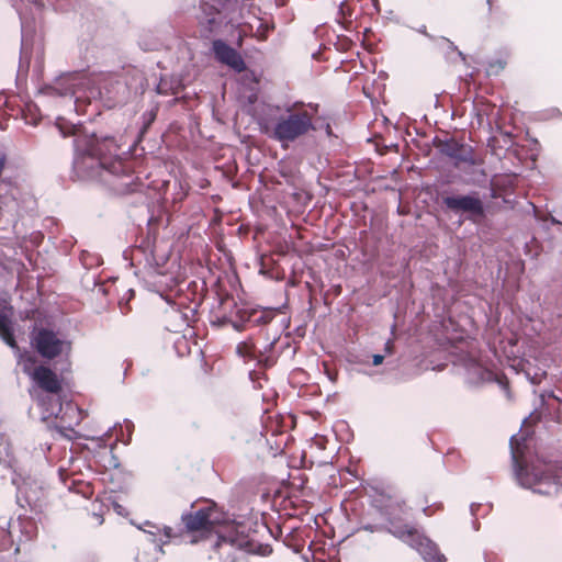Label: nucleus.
<instances>
[{
    "instance_id": "c03bdc74",
    "label": "nucleus",
    "mask_w": 562,
    "mask_h": 562,
    "mask_svg": "<svg viewBox=\"0 0 562 562\" xmlns=\"http://www.w3.org/2000/svg\"><path fill=\"white\" fill-rule=\"evenodd\" d=\"M327 134L330 135V127L327 126Z\"/></svg>"
},
{
    "instance_id": "c9c22d12",
    "label": "nucleus",
    "mask_w": 562,
    "mask_h": 562,
    "mask_svg": "<svg viewBox=\"0 0 562 562\" xmlns=\"http://www.w3.org/2000/svg\"><path fill=\"white\" fill-rule=\"evenodd\" d=\"M274 342H276V339H273V340L269 344L268 348H266V351H267L268 349H271V348L273 347Z\"/></svg>"
},
{
    "instance_id": "5701e85b",
    "label": "nucleus",
    "mask_w": 562,
    "mask_h": 562,
    "mask_svg": "<svg viewBox=\"0 0 562 562\" xmlns=\"http://www.w3.org/2000/svg\"><path fill=\"white\" fill-rule=\"evenodd\" d=\"M0 463L10 469L14 468L15 459L10 443L0 447Z\"/></svg>"
},
{
    "instance_id": "a211bd4d",
    "label": "nucleus",
    "mask_w": 562,
    "mask_h": 562,
    "mask_svg": "<svg viewBox=\"0 0 562 562\" xmlns=\"http://www.w3.org/2000/svg\"><path fill=\"white\" fill-rule=\"evenodd\" d=\"M181 80L175 76H164L160 78L156 91L158 94H177L181 88Z\"/></svg>"
},
{
    "instance_id": "c756f323",
    "label": "nucleus",
    "mask_w": 562,
    "mask_h": 562,
    "mask_svg": "<svg viewBox=\"0 0 562 562\" xmlns=\"http://www.w3.org/2000/svg\"><path fill=\"white\" fill-rule=\"evenodd\" d=\"M326 373H327L328 379H329L333 383H335V382H336V380H337V372L331 373L329 370H327V369H326Z\"/></svg>"
},
{
    "instance_id": "393cba45",
    "label": "nucleus",
    "mask_w": 562,
    "mask_h": 562,
    "mask_svg": "<svg viewBox=\"0 0 562 562\" xmlns=\"http://www.w3.org/2000/svg\"><path fill=\"white\" fill-rule=\"evenodd\" d=\"M56 11L65 12L69 9L71 0H47Z\"/></svg>"
},
{
    "instance_id": "39448f33",
    "label": "nucleus",
    "mask_w": 562,
    "mask_h": 562,
    "mask_svg": "<svg viewBox=\"0 0 562 562\" xmlns=\"http://www.w3.org/2000/svg\"><path fill=\"white\" fill-rule=\"evenodd\" d=\"M387 520V532L415 549L425 562H446V557L439 552L437 544L417 529L400 524V519L395 517L389 516Z\"/></svg>"
},
{
    "instance_id": "6e6552de",
    "label": "nucleus",
    "mask_w": 562,
    "mask_h": 562,
    "mask_svg": "<svg viewBox=\"0 0 562 562\" xmlns=\"http://www.w3.org/2000/svg\"><path fill=\"white\" fill-rule=\"evenodd\" d=\"M434 145L438 151L449 158L456 168L462 166H476L480 164L475 156V151L472 146L460 143L454 138H439L434 139Z\"/></svg>"
},
{
    "instance_id": "4c0bfd02",
    "label": "nucleus",
    "mask_w": 562,
    "mask_h": 562,
    "mask_svg": "<svg viewBox=\"0 0 562 562\" xmlns=\"http://www.w3.org/2000/svg\"><path fill=\"white\" fill-rule=\"evenodd\" d=\"M496 196H497V195H496L495 190H494V189H492V191H491V198L495 199Z\"/></svg>"
},
{
    "instance_id": "0eeeda50",
    "label": "nucleus",
    "mask_w": 562,
    "mask_h": 562,
    "mask_svg": "<svg viewBox=\"0 0 562 562\" xmlns=\"http://www.w3.org/2000/svg\"><path fill=\"white\" fill-rule=\"evenodd\" d=\"M516 436L510 437L512 459L514 473L517 483L527 490L540 495H550L554 488L551 476L547 475L542 470L536 467L522 465L518 461L517 452L514 449Z\"/></svg>"
},
{
    "instance_id": "1a4fd4ad",
    "label": "nucleus",
    "mask_w": 562,
    "mask_h": 562,
    "mask_svg": "<svg viewBox=\"0 0 562 562\" xmlns=\"http://www.w3.org/2000/svg\"><path fill=\"white\" fill-rule=\"evenodd\" d=\"M442 203L451 212L468 214V218L473 222L485 216V205L475 191L464 195L445 196Z\"/></svg>"
},
{
    "instance_id": "2f4dec72",
    "label": "nucleus",
    "mask_w": 562,
    "mask_h": 562,
    "mask_svg": "<svg viewBox=\"0 0 562 562\" xmlns=\"http://www.w3.org/2000/svg\"><path fill=\"white\" fill-rule=\"evenodd\" d=\"M4 166H5V156L0 155V175L2 173V171L4 169Z\"/></svg>"
},
{
    "instance_id": "a18cd8bd",
    "label": "nucleus",
    "mask_w": 562,
    "mask_h": 562,
    "mask_svg": "<svg viewBox=\"0 0 562 562\" xmlns=\"http://www.w3.org/2000/svg\"><path fill=\"white\" fill-rule=\"evenodd\" d=\"M487 4L491 7L492 0H486Z\"/></svg>"
},
{
    "instance_id": "49530a36",
    "label": "nucleus",
    "mask_w": 562,
    "mask_h": 562,
    "mask_svg": "<svg viewBox=\"0 0 562 562\" xmlns=\"http://www.w3.org/2000/svg\"><path fill=\"white\" fill-rule=\"evenodd\" d=\"M560 476H562V468H561V471H560Z\"/></svg>"
},
{
    "instance_id": "c85d7f7f",
    "label": "nucleus",
    "mask_w": 562,
    "mask_h": 562,
    "mask_svg": "<svg viewBox=\"0 0 562 562\" xmlns=\"http://www.w3.org/2000/svg\"><path fill=\"white\" fill-rule=\"evenodd\" d=\"M417 32H418V33H420V34H423V35H425V36H427V37H428V38H430V40H432V38H434V36H432V35H430V34L427 32V30H426V25H422L420 27H418V29H417Z\"/></svg>"
},
{
    "instance_id": "7ed1b4c3",
    "label": "nucleus",
    "mask_w": 562,
    "mask_h": 562,
    "mask_svg": "<svg viewBox=\"0 0 562 562\" xmlns=\"http://www.w3.org/2000/svg\"><path fill=\"white\" fill-rule=\"evenodd\" d=\"M40 92L47 97L60 98L64 103L74 105L77 113L85 111L86 103L101 97L99 77L82 72L64 74L53 83L44 86Z\"/></svg>"
},
{
    "instance_id": "2eb2a0df",
    "label": "nucleus",
    "mask_w": 562,
    "mask_h": 562,
    "mask_svg": "<svg viewBox=\"0 0 562 562\" xmlns=\"http://www.w3.org/2000/svg\"><path fill=\"white\" fill-rule=\"evenodd\" d=\"M145 525L148 527V529L144 530V532L148 536V541L154 543L160 553H164L162 547L175 537L173 529L168 526H164L161 528L149 521H146Z\"/></svg>"
},
{
    "instance_id": "6ab92c4d",
    "label": "nucleus",
    "mask_w": 562,
    "mask_h": 562,
    "mask_svg": "<svg viewBox=\"0 0 562 562\" xmlns=\"http://www.w3.org/2000/svg\"><path fill=\"white\" fill-rule=\"evenodd\" d=\"M13 350L15 351V355L18 357V364L22 368V371L26 375L32 378L33 372H35V368L38 367V366H36L37 360H36L35 356H33L29 351L22 352L19 347H18V349H13Z\"/></svg>"
},
{
    "instance_id": "58836bf2",
    "label": "nucleus",
    "mask_w": 562,
    "mask_h": 562,
    "mask_svg": "<svg viewBox=\"0 0 562 562\" xmlns=\"http://www.w3.org/2000/svg\"><path fill=\"white\" fill-rule=\"evenodd\" d=\"M532 418H533V416H532V414H531L529 417L525 418L524 423L526 424V423H528L529 420H531Z\"/></svg>"
},
{
    "instance_id": "f704fd0d",
    "label": "nucleus",
    "mask_w": 562,
    "mask_h": 562,
    "mask_svg": "<svg viewBox=\"0 0 562 562\" xmlns=\"http://www.w3.org/2000/svg\"><path fill=\"white\" fill-rule=\"evenodd\" d=\"M550 222H551L552 224H555V225H562V223H561L560 221H558V220H557L555 217H553V216H551V217H550Z\"/></svg>"
},
{
    "instance_id": "bb28decb",
    "label": "nucleus",
    "mask_w": 562,
    "mask_h": 562,
    "mask_svg": "<svg viewBox=\"0 0 562 562\" xmlns=\"http://www.w3.org/2000/svg\"><path fill=\"white\" fill-rule=\"evenodd\" d=\"M385 358V355H380V353H376V355H373L372 356V364L373 366H380L383 363V360Z\"/></svg>"
},
{
    "instance_id": "cd10ccee",
    "label": "nucleus",
    "mask_w": 562,
    "mask_h": 562,
    "mask_svg": "<svg viewBox=\"0 0 562 562\" xmlns=\"http://www.w3.org/2000/svg\"><path fill=\"white\" fill-rule=\"evenodd\" d=\"M394 351V345L391 340H387L384 345V355L389 356L392 355Z\"/></svg>"
},
{
    "instance_id": "b1692460",
    "label": "nucleus",
    "mask_w": 562,
    "mask_h": 562,
    "mask_svg": "<svg viewBox=\"0 0 562 562\" xmlns=\"http://www.w3.org/2000/svg\"><path fill=\"white\" fill-rule=\"evenodd\" d=\"M506 66V60L502 58H497L488 61L486 72L488 76L498 75Z\"/></svg>"
},
{
    "instance_id": "423d86ee",
    "label": "nucleus",
    "mask_w": 562,
    "mask_h": 562,
    "mask_svg": "<svg viewBox=\"0 0 562 562\" xmlns=\"http://www.w3.org/2000/svg\"><path fill=\"white\" fill-rule=\"evenodd\" d=\"M32 348L44 359L53 360L68 356L71 351V341L59 333L46 327L35 326L30 334Z\"/></svg>"
},
{
    "instance_id": "4be33fe9",
    "label": "nucleus",
    "mask_w": 562,
    "mask_h": 562,
    "mask_svg": "<svg viewBox=\"0 0 562 562\" xmlns=\"http://www.w3.org/2000/svg\"><path fill=\"white\" fill-rule=\"evenodd\" d=\"M236 353L245 361L258 359L255 345L250 340L239 342L236 347Z\"/></svg>"
},
{
    "instance_id": "ddd939ff",
    "label": "nucleus",
    "mask_w": 562,
    "mask_h": 562,
    "mask_svg": "<svg viewBox=\"0 0 562 562\" xmlns=\"http://www.w3.org/2000/svg\"><path fill=\"white\" fill-rule=\"evenodd\" d=\"M225 546L248 552L254 551L252 543L250 542L248 536L245 535L244 527L240 526H231L227 528L226 532H221L218 535V541L216 542L215 548H223Z\"/></svg>"
},
{
    "instance_id": "a878e982",
    "label": "nucleus",
    "mask_w": 562,
    "mask_h": 562,
    "mask_svg": "<svg viewBox=\"0 0 562 562\" xmlns=\"http://www.w3.org/2000/svg\"><path fill=\"white\" fill-rule=\"evenodd\" d=\"M441 41L447 45V47L452 52V53H456L458 55V57L461 59V60H465V56L463 55L462 52H460L457 46L453 44V42H451L450 40L446 38V37H441Z\"/></svg>"
},
{
    "instance_id": "473e14b6",
    "label": "nucleus",
    "mask_w": 562,
    "mask_h": 562,
    "mask_svg": "<svg viewBox=\"0 0 562 562\" xmlns=\"http://www.w3.org/2000/svg\"><path fill=\"white\" fill-rule=\"evenodd\" d=\"M49 449H50L49 445H47V443L41 445V450H42L43 453H45Z\"/></svg>"
},
{
    "instance_id": "412c9836",
    "label": "nucleus",
    "mask_w": 562,
    "mask_h": 562,
    "mask_svg": "<svg viewBox=\"0 0 562 562\" xmlns=\"http://www.w3.org/2000/svg\"><path fill=\"white\" fill-rule=\"evenodd\" d=\"M522 371H524L527 380L533 385L540 384L541 381L543 380V378H546V375H547V372L544 369L535 368L529 362L524 364Z\"/></svg>"
},
{
    "instance_id": "72a5a7b5",
    "label": "nucleus",
    "mask_w": 562,
    "mask_h": 562,
    "mask_svg": "<svg viewBox=\"0 0 562 562\" xmlns=\"http://www.w3.org/2000/svg\"><path fill=\"white\" fill-rule=\"evenodd\" d=\"M480 506H481L480 504H472V505H471V513H472V515H475V512H476V509H477Z\"/></svg>"
},
{
    "instance_id": "37998d69",
    "label": "nucleus",
    "mask_w": 562,
    "mask_h": 562,
    "mask_svg": "<svg viewBox=\"0 0 562 562\" xmlns=\"http://www.w3.org/2000/svg\"><path fill=\"white\" fill-rule=\"evenodd\" d=\"M116 512L120 513L121 512V505H116Z\"/></svg>"
},
{
    "instance_id": "aec40b11",
    "label": "nucleus",
    "mask_w": 562,
    "mask_h": 562,
    "mask_svg": "<svg viewBox=\"0 0 562 562\" xmlns=\"http://www.w3.org/2000/svg\"><path fill=\"white\" fill-rule=\"evenodd\" d=\"M0 337L12 349H18L11 321L3 313H0Z\"/></svg>"
},
{
    "instance_id": "f3484780",
    "label": "nucleus",
    "mask_w": 562,
    "mask_h": 562,
    "mask_svg": "<svg viewBox=\"0 0 562 562\" xmlns=\"http://www.w3.org/2000/svg\"><path fill=\"white\" fill-rule=\"evenodd\" d=\"M468 381L472 384H477L485 381H491L493 373L486 368L482 367L474 360H471L467 366Z\"/></svg>"
},
{
    "instance_id": "20e7f679",
    "label": "nucleus",
    "mask_w": 562,
    "mask_h": 562,
    "mask_svg": "<svg viewBox=\"0 0 562 562\" xmlns=\"http://www.w3.org/2000/svg\"><path fill=\"white\" fill-rule=\"evenodd\" d=\"M41 409V419L46 422L54 418V428L61 435L72 430L79 425L81 417L76 405L70 402H63L61 393H36L34 395Z\"/></svg>"
},
{
    "instance_id": "4468645a",
    "label": "nucleus",
    "mask_w": 562,
    "mask_h": 562,
    "mask_svg": "<svg viewBox=\"0 0 562 562\" xmlns=\"http://www.w3.org/2000/svg\"><path fill=\"white\" fill-rule=\"evenodd\" d=\"M213 513L214 510L209 506L200 508L195 513H183L181 520L189 531L207 529L216 521V518L213 517Z\"/></svg>"
},
{
    "instance_id": "f8f14e48",
    "label": "nucleus",
    "mask_w": 562,
    "mask_h": 562,
    "mask_svg": "<svg viewBox=\"0 0 562 562\" xmlns=\"http://www.w3.org/2000/svg\"><path fill=\"white\" fill-rule=\"evenodd\" d=\"M36 384L37 389L34 390L33 395L36 393H61L63 386L57 374L48 367L40 364L35 368L33 376L31 378Z\"/></svg>"
},
{
    "instance_id": "e433bc0d",
    "label": "nucleus",
    "mask_w": 562,
    "mask_h": 562,
    "mask_svg": "<svg viewBox=\"0 0 562 562\" xmlns=\"http://www.w3.org/2000/svg\"><path fill=\"white\" fill-rule=\"evenodd\" d=\"M126 427H127V429H128V430H130L131 428H133V424H132V422L126 420Z\"/></svg>"
},
{
    "instance_id": "79ce46f5",
    "label": "nucleus",
    "mask_w": 562,
    "mask_h": 562,
    "mask_svg": "<svg viewBox=\"0 0 562 562\" xmlns=\"http://www.w3.org/2000/svg\"><path fill=\"white\" fill-rule=\"evenodd\" d=\"M116 512L120 513L121 512V505H116Z\"/></svg>"
},
{
    "instance_id": "9b49d317",
    "label": "nucleus",
    "mask_w": 562,
    "mask_h": 562,
    "mask_svg": "<svg viewBox=\"0 0 562 562\" xmlns=\"http://www.w3.org/2000/svg\"><path fill=\"white\" fill-rule=\"evenodd\" d=\"M212 52L217 61L227 65L235 71L241 72L246 69V64L240 54L223 40L213 41Z\"/></svg>"
},
{
    "instance_id": "9d476101",
    "label": "nucleus",
    "mask_w": 562,
    "mask_h": 562,
    "mask_svg": "<svg viewBox=\"0 0 562 562\" xmlns=\"http://www.w3.org/2000/svg\"><path fill=\"white\" fill-rule=\"evenodd\" d=\"M198 21L200 33L203 38H211L216 35L224 23L222 12L209 2H202L200 4Z\"/></svg>"
},
{
    "instance_id": "7c9ffc66",
    "label": "nucleus",
    "mask_w": 562,
    "mask_h": 562,
    "mask_svg": "<svg viewBox=\"0 0 562 562\" xmlns=\"http://www.w3.org/2000/svg\"><path fill=\"white\" fill-rule=\"evenodd\" d=\"M364 530H368L370 532H374V531H379L381 530V528L376 527V526H372V525H367L363 527Z\"/></svg>"
},
{
    "instance_id": "f03ea898",
    "label": "nucleus",
    "mask_w": 562,
    "mask_h": 562,
    "mask_svg": "<svg viewBox=\"0 0 562 562\" xmlns=\"http://www.w3.org/2000/svg\"><path fill=\"white\" fill-rule=\"evenodd\" d=\"M315 131L314 115L303 102L286 103L277 108V114L267 122L265 132L288 147Z\"/></svg>"
},
{
    "instance_id": "f257e3e1",
    "label": "nucleus",
    "mask_w": 562,
    "mask_h": 562,
    "mask_svg": "<svg viewBox=\"0 0 562 562\" xmlns=\"http://www.w3.org/2000/svg\"><path fill=\"white\" fill-rule=\"evenodd\" d=\"M56 126L63 136L72 135L74 170L81 179L99 180L119 194L134 191L135 177L131 162L123 159L121 147L113 137L88 133L81 123L58 117Z\"/></svg>"
},
{
    "instance_id": "dca6fc26",
    "label": "nucleus",
    "mask_w": 562,
    "mask_h": 562,
    "mask_svg": "<svg viewBox=\"0 0 562 562\" xmlns=\"http://www.w3.org/2000/svg\"><path fill=\"white\" fill-rule=\"evenodd\" d=\"M271 318L262 313L257 311H241L239 312V321H229L234 329L237 331H241L246 327V323H251L254 325L268 324Z\"/></svg>"
},
{
    "instance_id": "ea45409f",
    "label": "nucleus",
    "mask_w": 562,
    "mask_h": 562,
    "mask_svg": "<svg viewBox=\"0 0 562 562\" xmlns=\"http://www.w3.org/2000/svg\"><path fill=\"white\" fill-rule=\"evenodd\" d=\"M24 45H25V35H24V33H22V47H24Z\"/></svg>"
},
{
    "instance_id": "a19ab883",
    "label": "nucleus",
    "mask_w": 562,
    "mask_h": 562,
    "mask_svg": "<svg viewBox=\"0 0 562 562\" xmlns=\"http://www.w3.org/2000/svg\"><path fill=\"white\" fill-rule=\"evenodd\" d=\"M549 396H550V397H553V398H555V400H558V401H559V397H557V396L554 395V393H553V392H550V393H549Z\"/></svg>"
}]
</instances>
